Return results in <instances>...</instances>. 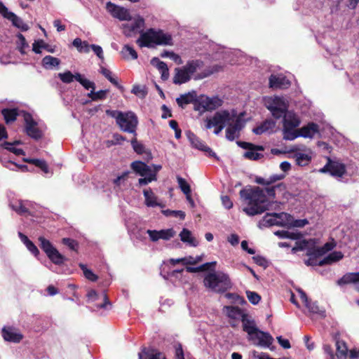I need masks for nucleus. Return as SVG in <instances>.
<instances>
[{"label":"nucleus","instance_id":"f257e3e1","mask_svg":"<svg viewBox=\"0 0 359 359\" xmlns=\"http://www.w3.org/2000/svg\"><path fill=\"white\" fill-rule=\"evenodd\" d=\"M276 189L285 191V185L283 183H279L265 189L257 187L254 189H241L240 196L246 204L243 209V212L249 216H255L268 210L271 203L267 196L273 199L275 198Z\"/></svg>","mask_w":359,"mask_h":359},{"label":"nucleus","instance_id":"f03ea898","mask_svg":"<svg viewBox=\"0 0 359 359\" xmlns=\"http://www.w3.org/2000/svg\"><path fill=\"white\" fill-rule=\"evenodd\" d=\"M106 114L115 119L116 125L121 131L133 134L134 136L137 135L139 121L133 111L107 109Z\"/></svg>","mask_w":359,"mask_h":359},{"label":"nucleus","instance_id":"7ed1b4c3","mask_svg":"<svg viewBox=\"0 0 359 359\" xmlns=\"http://www.w3.org/2000/svg\"><path fill=\"white\" fill-rule=\"evenodd\" d=\"M137 43L140 47H153L154 45H171V35L164 33L162 30H155L149 29L140 34V37L137 40Z\"/></svg>","mask_w":359,"mask_h":359},{"label":"nucleus","instance_id":"20e7f679","mask_svg":"<svg viewBox=\"0 0 359 359\" xmlns=\"http://www.w3.org/2000/svg\"><path fill=\"white\" fill-rule=\"evenodd\" d=\"M205 287L215 292H224L231 287L229 276L223 272L210 273L203 280Z\"/></svg>","mask_w":359,"mask_h":359},{"label":"nucleus","instance_id":"39448f33","mask_svg":"<svg viewBox=\"0 0 359 359\" xmlns=\"http://www.w3.org/2000/svg\"><path fill=\"white\" fill-rule=\"evenodd\" d=\"M264 104L276 119L282 118L288 110V102L283 97L276 95L265 97Z\"/></svg>","mask_w":359,"mask_h":359},{"label":"nucleus","instance_id":"423d86ee","mask_svg":"<svg viewBox=\"0 0 359 359\" xmlns=\"http://www.w3.org/2000/svg\"><path fill=\"white\" fill-rule=\"evenodd\" d=\"M283 139L286 140H294L297 137L295 132L296 128L300 125L299 116L292 111H287L283 116Z\"/></svg>","mask_w":359,"mask_h":359},{"label":"nucleus","instance_id":"0eeeda50","mask_svg":"<svg viewBox=\"0 0 359 359\" xmlns=\"http://www.w3.org/2000/svg\"><path fill=\"white\" fill-rule=\"evenodd\" d=\"M203 66L204 62L201 60H189L183 67L191 78L194 76V79L195 80H199L208 77L213 73L218 72L221 68V67L218 65H214L211 67V69H207L202 73L195 74L198 70L201 69Z\"/></svg>","mask_w":359,"mask_h":359},{"label":"nucleus","instance_id":"6e6552de","mask_svg":"<svg viewBox=\"0 0 359 359\" xmlns=\"http://www.w3.org/2000/svg\"><path fill=\"white\" fill-rule=\"evenodd\" d=\"M25 121V132L31 138L39 140L43 136L44 126L34 119L32 116L27 112L23 114Z\"/></svg>","mask_w":359,"mask_h":359},{"label":"nucleus","instance_id":"1a4fd4ad","mask_svg":"<svg viewBox=\"0 0 359 359\" xmlns=\"http://www.w3.org/2000/svg\"><path fill=\"white\" fill-rule=\"evenodd\" d=\"M40 248L45 252L48 257L55 264L60 265L66 260L65 257L53 247L51 243L43 236L39 238Z\"/></svg>","mask_w":359,"mask_h":359},{"label":"nucleus","instance_id":"9d476101","mask_svg":"<svg viewBox=\"0 0 359 359\" xmlns=\"http://www.w3.org/2000/svg\"><path fill=\"white\" fill-rule=\"evenodd\" d=\"M321 173H330V175L335 178H341L346 172V165L339 161H332L327 158V163L324 167L319 170Z\"/></svg>","mask_w":359,"mask_h":359},{"label":"nucleus","instance_id":"9b49d317","mask_svg":"<svg viewBox=\"0 0 359 359\" xmlns=\"http://www.w3.org/2000/svg\"><path fill=\"white\" fill-rule=\"evenodd\" d=\"M0 15L11 21L13 26L18 28L21 31L25 32L29 29V26L25 23L20 17L16 15L14 13L9 11L8 8L3 3H0Z\"/></svg>","mask_w":359,"mask_h":359},{"label":"nucleus","instance_id":"f8f14e48","mask_svg":"<svg viewBox=\"0 0 359 359\" xmlns=\"http://www.w3.org/2000/svg\"><path fill=\"white\" fill-rule=\"evenodd\" d=\"M106 9L107 12L112 15V17L117 18L121 21H130L132 19L128 9L113 4L111 1H108L106 4Z\"/></svg>","mask_w":359,"mask_h":359},{"label":"nucleus","instance_id":"ddd939ff","mask_svg":"<svg viewBox=\"0 0 359 359\" xmlns=\"http://www.w3.org/2000/svg\"><path fill=\"white\" fill-rule=\"evenodd\" d=\"M236 143L240 147L248 150L243 154L245 158L256 161L263 157V154L257 152V151H264L263 146L255 145L252 143L242 141H237Z\"/></svg>","mask_w":359,"mask_h":359},{"label":"nucleus","instance_id":"4468645a","mask_svg":"<svg viewBox=\"0 0 359 359\" xmlns=\"http://www.w3.org/2000/svg\"><path fill=\"white\" fill-rule=\"evenodd\" d=\"M231 121V117L229 111H222L216 112L212 118L207 119V128H211L213 126L224 127Z\"/></svg>","mask_w":359,"mask_h":359},{"label":"nucleus","instance_id":"2eb2a0df","mask_svg":"<svg viewBox=\"0 0 359 359\" xmlns=\"http://www.w3.org/2000/svg\"><path fill=\"white\" fill-rule=\"evenodd\" d=\"M245 122L240 118L231 121L226 129V137L230 141L234 140L240 135V131L244 128Z\"/></svg>","mask_w":359,"mask_h":359},{"label":"nucleus","instance_id":"dca6fc26","mask_svg":"<svg viewBox=\"0 0 359 359\" xmlns=\"http://www.w3.org/2000/svg\"><path fill=\"white\" fill-rule=\"evenodd\" d=\"M122 27L124 34L128 36L137 32L142 34L144 32V20L143 18L138 16L133 22L123 24Z\"/></svg>","mask_w":359,"mask_h":359},{"label":"nucleus","instance_id":"f3484780","mask_svg":"<svg viewBox=\"0 0 359 359\" xmlns=\"http://www.w3.org/2000/svg\"><path fill=\"white\" fill-rule=\"evenodd\" d=\"M1 335L6 341L19 343L23 339L22 333L12 326H4L1 330Z\"/></svg>","mask_w":359,"mask_h":359},{"label":"nucleus","instance_id":"a211bd4d","mask_svg":"<svg viewBox=\"0 0 359 359\" xmlns=\"http://www.w3.org/2000/svg\"><path fill=\"white\" fill-rule=\"evenodd\" d=\"M147 233L150 237V239L155 242L159 239L170 240L175 236V231L172 229H163L160 231L156 230H147Z\"/></svg>","mask_w":359,"mask_h":359},{"label":"nucleus","instance_id":"6ab92c4d","mask_svg":"<svg viewBox=\"0 0 359 359\" xmlns=\"http://www.w3.org/2000/svg\"><path fill=\"white\" fill-rule=\"evenodd\" d=\"M250 341L255 344L269 347L273 341V338L269 333L259 330Z\"/></svg>","mask_w":359,"mask_h":359},{"label":"nucleus","instance_id":"aec40b11","mask_svg":"<svg viewBox=\"0 0 359 359\" xmlns=\"http://www.w3.org/2000/svg\"><path fill=\"white\" fill-rule=\"evenodd\" d=\"M143 195L144 197V203L147 207H164V205L155 195L151 189L149 188L143 190Z\"/></svg>","mask_w":359,"mask_h":359},{"label":"nucleus","instance_id":"412c9836","mask_svg":"<svg viewBox=\"0 0 359 359\" xmlns=\"http://www.w3.org/2000/svg\"><path fill=\"white\" fill-rule=\"evenodd\" d=\"M318 131V126L315 123H309L306 126L297 129L295 132L298 137L312 138Z\"/></svg>","mask_w":359,"mask_h":359},{"label":"nucleus","instance_id":"4be33fe9","mask_svg":"<svg viewBox=\"0 0 359 359\" xmlns=\"http://www.w3.org/2000/svg\"><path fill=\"white\" fill-rule=\"evenodd\" d=\"M243 324V329L248 334V339L250 340L255 336V333L258 332L259 329L256 326L255 320L248 313L241 320Z\"/></svg>","mask_w":359,"mask_h":359},{"label":"nucleus","instance_id":"5701e85b","mask_svg":"<svg viewBox=\"0 0 359 359\" xmlns=\"http://www.w3.org/2000/svg\"><path fill=\"white\" fill-rule=\"evenodd\" d=\"M223 311L231 320L235 321L242 320L247 314L243 309L234 306H225Z\"/></svg>","mask_w":359,"mask_h":359},{"label":"nucleus","instance_id":"b1692460","mask_svg":"<svg viewBox=\"0 0 359 359\" xmlns=\"http://www.w3.org/2000/svg\"><path fill=\"white\" fill-rule=\"evenodd\" d=\"M291 151L294 152L293 157L295 159L297 165L299 166H306L311 161L312 152L311 150H308L305 152H301L292 149Z\"/></svg>","mask_w":359,"mask_h":359},{"label":"nucleus","instance_id":"393cba45","mask_svg":"<svg viewBox=\"0 0 359 359\" xmlns=\"http://www.w3.org/2000/svg\"><path fill=\"white\" fill-rule=\"evenodd\" d=\"M290 81L283 75H271L269 78V86L272 88H287Z\"/></svg>","mask_w":359,"mask_h":359},{"label":"nucleus","instance_id":"a878e982","mask_svg":"<svg viewBox=\"0 0 359 359\" xmlns=\"http://www.w3.org/2000/svg\"><path fill=\"white\" fill-rule=\"evenodd\" d=\"M191 79V77L184 67H177L175 69V75L172 78L173 83L176 85H182L189 81Z\"/></svg>","mask_w":359,"mask_h":359},{"label":"nucleus","instance_id":"bb28decb","mask_svg":"<svg viewBox=\"0 0 359 359\" xmlns=\"http://www.w3.org/2000/svg\"><path fill=\"white\" fill-rule=\"evenodd\" d=\"M131 168L133 171L140 176H147L149 175H155L152 172L151 168L142 161H135L131 163Z\"/></svg>","mask_w":359,"mask_h":359},{"label":"nucleus","instance_id":"cd10ccee","mask_svg":"<svg viewBox=\"0 0 359 359\" xmlns=\"http://www.w3.org/2000/svg\"><path fill=\"white\" fill-rule=\"evenodd\" d=\"M30 206L29 201H24L21 200H15L10 202V207L20 215H25L29 212Z\"/></svg>","mask_w":359,"mask_h":359},{"label":"nucleus","instance_id":"c85d7f7f","mask_svg":"<svg viewBox=\"0 0 359 359\" xmlns=\"http://www.w3.org/2000/svg\"><path fill=\"white\" fill-rule=\"evenodd\" d=\"M138 355L139 359H165L162 353L152 348H144Z\"/></svg>","mask_w":359,"mask_h":359},{"label":"nucleus","instance_id":"c756f323","mask_svg":"<svg viewBox=\"0 0 359 359\" xmlns=\"http://www.w3.org/2000/svg\"><path fill=\"white\" fill-rule=\"evenodd\" d=\"M276 126V122L272 119H267L264 121L261 125L253 128L252 131L256 135H261L264 133L272 130Z\"/></svg>","mask_w":359,"mask_h":359},{"label":"nucleus","instance_id":"7c9ffc66","mask_svg":"<svg viewBox=\"0 0 359 359\" xmlns=\"http://www.w3.org/2000/svg\"><path fill=\"white\" fill-rule=\"evenodd\" d=\"M277 218L273 213H266L265 216L259 222V227H269L271 226H278Z\"/></svg>","mask_w":359,"mask_h":359},{"label":"nucleus","instance_id":"2f4dec72","mask_svg":"<svg viewBox=\"0 0 359 359\" xmlns=\"http://www.w3.org/2000/svg\"><path fill=\"white\" fill-rule=\"evenodd\" d=\"M343 254L339 251H334L329 254L327 257L318 262V266L330 264L334 262H337L343 258Z\"/></svg>","mask_w":359,"mask_h":359},{"label":"nucleus","instance_id":"473e14b6","mask_svg":"<svg viewBox=\"0 0 359 359\" xmlns=\"http://www.w3.org/2000/svg\"><path fill=\"white\" fill-rule=\"evenodd\" d=\"M60 64V60L51 55H46L42 60V65L45 69H53L58 67Z\"/></svg>","mask_w":359,"mask_h":359},{"label":"nucleus","instance_id":"72a5a7b5","mask_svg":"<svg viewBox=\"0 0 359 359\" xmlns=\"http://www.w3.org/2000/svg\"><path fill=\"white\" fill-rule=\"evenodd\" d=\"M274 216L278 219V226H290L292 222V216L286 212H274Z\"/></svg>","mask_w":359,"mask_h":359},{"label":"nucleus","instance_id":"f704fd0d","mask_svg":"<svg viewBox=\"0 0 359 359\" xmlns=\"http://www.w3.org/2000/svg\"><path fill=\"white\" fill-rule=\"evenodd\" d=\"M180 236L182 242L187 243L191 246L196 247L198 245V241L192 236L191 232L187 229H182Z\"/></svg>","mask_w":359,"mask_h":359},{"label":"nucleus","instance_id":"c9c22d12","mask_svg":"<svg viewBox=\"0 0 359 359\" xmlns=\"http://www.w3.org/2000/svg\"><path fill=\"white\" fill-rule=\"evenodd\" d=\"M357 282H359V272L346 273L337 280V284L339 285H343L345 284L355 283Z\"/></svg>","mask_w":359,"mask_h":359},{"label":"nucleus","instance_id":"e433bc0d","mask_svg":"<svg viewBox=\"0 0 359 359\" xmlns=\"http://www.w3.org/2000/svg\"><path fill=\"white\" fill-rule=\"evenodd\" d=\"M195 100L194 93H188L181 95L176 99V102L179 107L184 108L187 104L192 103Z\"/></svg>","mask_w":359,"mask_h":359},{"label":"nucleus","instance_id":"4c0bfd02","mask_svg":"<svg viewBox=\"0 0 359 359\" xmlns=\"http://www.w3.org/2000/svg\"><path fill=\"white\" fill-rule=\"evenodd\" d=\"M1 114L4 116V120L6 123H8L11 122H13L15 121L17 116H18V110L16 108L13 109H3L1 110Z\"/></svg>","mask_w":359,"mask_h":359},{"label":"nucleus","instance_id":"58836bf2","mask_svg":"<svg viewBox=\"0 0 359 359\" xmlns=\"http://www.w3.org/2000/svg\"><path fill=\"white\" fill-rule=\"evenodd\" d=\"M187 135L194 147L201 151H205L208 146L202 140H201L191 132H188Z\"/></svg>","mask_w":359,"mask_h":359},{"label":"nucleus","instance_id":"ea45409f","mask_svg":"<svg viewBox=\"0 0 359 359\" xmlns=\"http://www.w3.org/2000/svg\"><path fill=\"white\" fill-rule=\"evenodd\" d=\"M100 72L107 79H108L109 81L111 82L114 86H115L118 89L123 90V87L118 83L117 79H116L113 76V74L109 69H108L104 67H101Z\"/></svg>","mask_w":359,"mask_h":359},{"label":"nucleus","instance_id":"a19ab883","mask_svg":"<svg viewBox=\"0 0 359 359\" xmlns=\"http://www.w3.org/2000/svg\"><path fill=\"white\" fill-rule=\"evenodd\" d=\"M0 161L3 165L11 170H16L17 169H20L22 171L27 170V166L25 165H18L17 163L13 162L12 161H7L6 158H4L2 155L0 156Z\"/></svg>","mask_w":359,"mask_h":359},{"label":"nucleus","instance_id":"79ce46f5","mask_svg":"<svg viewBox=\"0 0 359 359\" xmlns=\"http://www.w3.org/2000/svg\"><path fill=\"white\" fill-rule=\"evenodd\" d=\"M337 346V356L339 359H345L348 352V348L346 344L342 341L337 340L336 341Z\"/></svg>","mask_w":359,"mask_h":359},{"label":"nucleus","instance_id":"37998d69","mask_svg":"<svg viewBox=\"0 0 359 359\" xmlns=\"http://www.w3.org/2000/svg\"><path fill=\"white\" fill-rule=\"evenodd\" d=\"M76 81H78L86 90L95 89V83L79 73H76Z\"/></svg>","mask_w":359,"mask_h":359},{"label":"nucleus","instance_id":"c03bdc74","mask_svg":"<svg viewBox=\"0 0 359 359\" xmlns=\"http://www.w3.org/2000/svg\"><path fill=\"white\" fill-rule=\"evenodd\" d=\"M72 44L81 53H82V52L88 53L90 51V45H89L87 41H83L79 38H76L73 41Z\"/></svg>","mask_w":359,"mask_h":359},{"label":"nucleus","instance_id":"a18cd8bd","mask_svg":"<svg viewBox=\"0 0 359 359\" xmlns=\"http://www.w3.org/2000/svg\"><path fill=\"white\" fill-rule=\"evenodd\" d=\"M306 307L309 309V312L318 314L322 317L325 316V311L321 308H320L316 302L310 301L306 305Z\"/></svg>","mask_w":359,"mask_h":359},{"label":"nucleus","instance_id":"49530a36","mask_svg":"<svg viewBox=\"0 0 359 359\" xmlns=\"http://www.w3.org/2000/svg\"><path fill=\"white\" fill-rule=\"evenodd\" d=\"M121 53L123 57L125 59H129V56H130L133 60L137 58V52L132 46L129 45H125Z\"/></svg>","mask_w":359,"mask_h":359},{"label":"nucleus","instance_id":"de8ad7c7","mask_svg":"<svg viewBox=\"0 0 359 359\" xmlns=\"http://www.w3.org/2000/svg\"><path fill=\"white\" fill-rule=\"evenodd\" d=\"M25 162L30 163L41 169L44 172H48V167L46 162L43 160L36 158H23Z\"/></svg>","mask_w":359,"mask_h":359},{"label":"nucleus","instance_id":"09e8293b","mask_svg":"<svg viewBox=\"0 0 359 359\" xmlns=\"http://www.w3.org/2000/svg\"><path fill=\"white\" fill-rule=\"evenodd\" d=\"M2 148L6 149L7 151L13 153L16 156L25 155V151L21 149H18L13 144H11L8 142H4L0 145Z\"/></svg>","mask_w":359,"mask_h":359},{"label":"nucleus","instance_id":"8fccbe9b","mask_svg":"<svg viewBox=\"0 0 359 359\" xmlns=\"http://www.w3.org/2000/svg\"><path fill=\"white\" fill-rule=\"evenodd\" d=\"M58 77L65 83H70L74 79L76 81V73L72 74L70 71H66L63 73H59Z\"/></svg>","mask_w":359,"mask_h":359},{"label":"nucleus","instance_id":"3c124183","mask_svg":"<svg viewBox=\"0 0 359 359\" xmlns=\"http://www.w3.org/2000/svg\"><path fill=\"white\" fill-rule=\"evenodd\" d=\"M177 181L179 187L185 195H189V194H191V187L185 179L180 176H177Z\"/></svg>","mask_w":359,"mask_h":359},{"label":"nucleus","instance_id":"603ef678","mask_svg":"<svg viewBox=\"0 0 359 359\" xmlns=\"http://www.w3.org/2000/svg\"><path fill=\"white\" fill-rule=\"evenodd\" d=\"M274 234L280 238H290L292 240H297L299 238V233H292L288 231H276Z\"/></svg>","mask_w":359,"mask_h":359},{"label":"nucleus","instance_id":"864d4df0","mask_svg":"<svg viewBox=\"0 0 359 359\" xmlns=\"http://www.w3.org/2000/svg\"><path fill=\"white\" fill-rule=\"evenodd\" d=\"M151 64L153 66L156 67L160 72V73L168 69L166 63H165L163 61H161L158 57H153L151 60Z\"/></svg>","mask_w":359,"mask_h":359},{"label":"nucleus","instance_id":"5fc2aeb1","mask_svg":"<svg viewBox=\"0 0 359 359\" xmlns=\"http://www.w3.org/2000/svg\"><path fill=\"white\" fill-rule=\"evenodd\" d=\"M163 214L167 217H180L181 219L185 218V213L182 210H165L162 211Z\"/></svg>","mask_w":359,"mask_h":359},{"label":"nucleus","instance_id":"6e6d98bb","mask_svg":"<svg viewBox=\"0 0 359 359\" xmlns=\"http://www.w3.org/2000/svg\"><path fill=\"white\" fill-rule=\"evenodd\" d=\"M215 264H216V262H207L205 264H202L201 266H200L198 267L188 266V267H187V271L188 272H191V273L197 272L199 271H204V270L208 269L210 266H215Z\"/></svg>","mask_w":359,"mask_h":359},{"label":"nucleus","instance_id":"4d7b16f0","mask_svg":"<svg viewBox=\"0 0 359 359\" xmlns=\"http://www.w3.org/2000/svg\"><path fill=\"white\" fill-rule=\"evenodd\" d=\"M131 145L137 154H142L145 152L144 146L142 143L137 142L135 137L131 140Z\"/></svg>","mask_w":359,"mask_h":359},{"label":"nucleus","instance_id":"13d9d810","mask_svg":"<svg viewBox=\"0 0 359 359\" xmlns=\"http://www.w3.org/2000/svg\"><path fill=\"white\" fill-rule=\"evenodd\" d=\"M79 266H80L81 269H82L85 277L88 280H89L90 281L97 280V275H95L91 270L88 269L84 264H81Z\"/></svg>","mask_w":359,"mask_h":359},{"label":"nucleus","instance_id":"bf43d9fd","mask_svg":"<svg viewBox=\"0 0 359 359\" xmlns=\"http://www.w3.org/2000/svg\"><path fill=\"white\" fill-rule=\"evenodd\" d=\"M221 100L218 98L207 99L206 105L204 107L207 110L215 109L216 107L220 105Z\"/></svg>","mask_w":359,"mask_h":359},{"label":"nucleus","instance_id":"052dcab7","mask_svg":"<svg viewBox=\"0 0 359 359\" xmlns=\"http://www.w3.org/2000/svg\"><path fill=\"white\" fill-rule=\"evenodd\" d=\"M246 294L250 302L254 305L257 304L261 300V297L255 292L247 291Z\"/></svg>","mask_w":359,"mask_h":359},{"label":"nucleus","instance_id":"680f3d73","mask_svg":"<svg viewBox=\"0 0 359 359\" xmlns=\"http://www.w3.org/2000/svg\"><path fill=\"white\" fill-rule=\"evenodd\" d=\"M48 45L46 44L43 40L34 41L32 45V50L35 53L40 54L41 53V48H47Z\"/></svg>","mask_w":359,"mask_h":359},{"label":"nucleus","instance_id":"e2e57ef3","mask_svg":"<svg viewBox=\"0 0 359 359\" xmlns=\"http://www.w3.org/2000/svg\"><path fill=\"white\" fill-rule=\"evenodd\" d=\"M324 254H325V252L322 248L309 249L306 253L308 256L315 257H320Z\"/></svg>","mask_w":359,"mask_h":359},{"label":"nucleus","instance_id":"0e129e2a","mask_svg":"<svg viewBox=\"0 0 359 359\" xmlns=\"http://www.w3.org/2000/svg\"><path fill=\"white\" fill-rule=\"evenodd\" d=\"M143 177L140 178L138 180V183L140 186L146 185L153 181L156 180V177L155 175H149L147 176H142Z\"/></svg>","mask_w":359,"mask_h":359},{"label":"nucleus","instance_id":"69168bd1","mask_svg":"<svg viewBox=\"0 0 359 359\" xmlns=\"http://www.w3.org/2000/svg\"><path fill=\"white\" fill-rule=\"evenodd\" d=\"M62 243L68 246L71 250H76L78 243L75 240L69 238H64L62 239Z\"/></svg>","mask_w":359,"mask_h":359},{"label":"nucleus","instance_id":"338daca9","mask_svg":"<svg viewBox=\"0 0 359 359\" xmlns=\"http://www.w3.org/2000/svg\"><path fill=\"white\" fill-rule=\"evenodd\" d=\"M90 48L93 50L95 54L102 60H104V53L102 48L100 46L96 44H92Z\"/></svg>","mask_w":359,"mask_h":359},{"label":"nucleus","instance_id":"774afa93","mask_svg":"<svg viewBox=\"0 0 359 359\" xmlns=\"http://www.w3.org/2000/svg\"><path fill=\"white\" fill-rule=\"evenodd\" d=\"M108 90H100L95 92V97H93V101L103 100L107 97Z\"/></svg>","mask_w":359,"mask_h":359}]
</instances>
